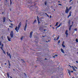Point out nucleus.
Instances as JSON below:
<instances>
[{"instance_id":"1","label":"nucleus","mask_w":78,"mask_h":78,"mask_svg":"<svg viewBox=\"0 0 78 78\" xmlns=\"http://www.w3.org/2000/svg\"><path fill=\"white\" fill-rule=\"evenodd\" d=\"M21 23L20 22L18 26V27L17 28V27H16V28H15V30H16V31L17 32H18V30H19V29L21 26Z\"/></svg>"},{"instance_id":"2","label":"nucleus","mask_w":78,"mask_h":78,"mask_svg":"<svg viewBox=\"0 0 78 78\" xmlns=\"http://www.w3.org/2000/svg\"><path fill=\"white\" fill-rule=\"evenodd\" d=\"M28 22V20H26V25H25V27H24V31H26V28L27 27V22Z\"/></svg>"},{"instance_id":"3","label":"nucleus","mask_w":78,"mask_h":78,"mask_svg":"<svg viewBox=\"0 0 78 78\" xmlns=\"http://www.w3.org/2000/svg\"><path fill=\"white\" fill-rule=\"evenodd\" d=\"M10 35L12 38L13 37L14 34H13V31H11Z\"/></svg>"},{"instance_id":"4","label":"nucleus","mask_w":78,"mask_h":78,"mask_svg":"<svg viewBox=\"0 0 78 78\" xmlns=\"http://www.w3.org/2000/svg\"><path fill=\"white\" fill-rule=\"evenodd\" d=\"M33 33V31H31L30 32V37L31 38L32 36V34Z\"/></svg>"},{"instance_id":"5","label":"nucleus","mask_w":78,"mask_h":78,"mask_svg":"<svg viewBox=\"0 0 78 78\" xmlns=\"http://www.w3.org/2000/svg\"><path fill=\"white\" fill-rule=\"evenodd\" d=\"M7 55H8V56H9V57H10V59H11V54H10V53H9H9H8V52H7Z\"/></svg>"},{"instance_id":"6","label":"nucleus","mask_w":78,"mask_h":78,"mask_svg":"<svg viewBox=\"0 0 78 78\" xmlns=\"http://www.w3.org/2000/svg\"><path fill=\"white\" fill-rule=\"evenodd\" d=\"M37 20L38 21V24H39L41 23V22H39V18L38 16H37Z\"/></svg>"},{"instance_id":"7","label":"nucleus","mask_w":78,"mask_h":78,"mask_svg":"<svg viewBox=\"0 0 78 78\" xmlns=\"http://www.w3.org/2000/svg\"><path fill=\"white\" fill-rule=\"evenodd\" d=\"M68 31L67 30H66V31L65 32V34L66 35V37H67L68 36Z\"/></svg>"},{"instance_id":"8","label":"nucleus","mask_w":78,"mask_h":78,"mask_svg":"<svg viewBox=\"0 0 78 78\" xmlns=\"http://www.w3.org/2000/svg\"><path fill=\"white\" fill-rule=\"evenodd\" d=\"M72 25H70L69 27V30H71V27H72L73 25V22H72Z\"/></svg>"},{"instance_id":"9","label":"nucleus","mask_w":78,"mask_h":78,"mask_svg":"<svg viewBox=\"0 0 78 78\" xmlns=\"http://www.w3.org/2000/svg\"><path fill=\"white\" fill-rule=\"evenodd\" d=\"M69 12V9H66L65 10V12L66 14H68Z\"/></svg>"},{"instance_id":"10","label":"nucleus","mask_w":78,"mask_h":78,"mask_svg":"<svg viewBox=\"0 0 78 78\" xmlns=\"http://www.w3.org/2000/svg\"><path fill=\"white\" fill-rule=\"evenodd\" d=\"M7 39H8V41H10L11 38H10L9 37V36H7Z\"/></svg>"},{"instance_id":"11","label":"nucleus","mask_w":78,"mask_h":78,"mask_svg":"<svg viewBox=\"0 0 78 78\" xmlns=\"http://www.w3.org/2000/svg\"><path fill=\"white\" fill-rule=\"evenodd\" d=\"M72 13V12L70 11L69 13V15L67 17L69 18L71 16V13Z\"/></svg>"},{"instance_id":"12","label":"nucleus","mask_w":78,"mask_h":78,"mask_svg":"<svg viewBox=\"0 0 78 78\" xmlns=\"http://www.w3.org/2000/svg\"><path fill=\"white\" fill-rule=\"evenodd\" d=\"M62 23H60L59 25L56 28V29H57V28H59L62 25Z\"/></svg>"},{"instance_id":"13","label":"nucleus","mask_w":78,"mask_h":78,"mask_svg":"<svg viewBox=\"0 0 78 78\" xmlns=\"http://www.w3.org/2000/svg\"><path fill=\"white\" fill-rule=\"evenodd\" d=\"M61 52H62L63 54L65 53L64 51L62 48L61 49Z\"/></svg>"},{"instance_id":"14","label":"nucleus","mask_w":78,"mask_h":78,"mask_svg":"<svg viewBox=\"0 0 78 78\" xmlns=\"http://www.w3.org/2000/svg\"><path fill=\"white\" fill-rule=\"evenodd\" d=\"M6 18L5 17H3V22L4 23H5V21Z\"/></svg>"},{"instance_id":"15","label":"nucleus","mask_w":78,"mask_h":78,"mask_svg":"<svg viewBox=\"0 0 78 78\" xmlns=\"http://www.w3.org/2000/svg\"><path fill=\"white\" fill-rule=\"evenodd\" d=\"M72 67L73 68V70L75 71V72H76V69H75V68H74V67H73V66H72Z\"/></svg>"},{"instance_id":"16","label":"nucleus","mask_w":78,"mask_h":78,"mask_svg":"<svg viewBox=\"0 0 78 78\" xmlns=\"http://www.w3.org/2000/svg\"><path fill=\"white\" fill-rule=\"evenodd\" d=\"M64 42L63 41V44H62V47H63V48H65L66 47H65V46L64 45Z\"/></svg>"},{"instance_id":"17","label":"nucleus","mask_w":78,"mask_h":78,"mask_svg":"<svg viewBox=\"0 0 78 78\" xmlns=\"http://www.w3.org/2000/svg\"><path fill=\"white\" fill-rule=\"evenodd\" d=\"M68 73L69 74V75L70 76H71V74H70V71L69 70L68 71Z\"/></svg>"},{"instance_id":"18","label":"nucleus","mask_w":78,"mask_h":78,"mask_svg":"<svg viewBox=\"0 0 78 78\" xmlns=\"http://www.w3.org/2000/svg\"><path fill=\"white\" fill-rule=\"evenodd\" d=\"M2 48V51H3V53H4V54L5 55L6 53H5V51H4V50L3 49H2V48Z\"/></svg>"},{"instance_id":"19","label":"nucleus","mask_w":78,"mask_h":78,"mask_svg":"<svg viewBox=\"0 0 78 78\" xmlns=\"http://www.w3.org/2000/svg\"><path fill=\"white\" fill-rule=\"evenodd\" d=\"M7 76L8 78H9V73H7Z\"/></svg>"},{"instance_id":"20","label":"nucleus","mask_w":78,"mask_h":78,"mask_svg":"<svg viewBox=\"0 0 78 78\" xmlns=\"http://www.w3.org/2000/svg\"><path fill=\"white\" fill-rule=\"evenodd\" d=\"M3 45H4L3 44H2V47L0 46V48L1 49V50H2V48H2V49H3Z\"/></svg>"},{"instance_id":"21","label":"nucleus","mask_w":78,"mask_h":78,"mask_svg":"<svg viewBox=\"0 0 78 78\" xmlns=\"http://www.w3.org/2000/svg\"><path fill=\"white\" fill-rule=\"evenodd\" d=\"M8 61L9 63V66H10V62H9V60H8Z\"/></svg>"},{"instance_id":"22","label":"nucleus","mask_w":78,"mask_h":78,"mask_svg":"<svg viewBox=\"0 0 78 78\" xmlns=\"http://www.w3.org/2000/svg\"><path fill=\"white\" fill-rule=\"evenodd\" d=\"M68 24L69 25H70V20H69L68 22Z\"/></svg>"},{"instance_id":"23","label":"nucleus","mask_w":78,"mask_h":78,"mask_svg":"<svg viewBox=\"0 0 78 78\" xmlns=\"http://www.w3.org/2000/svg\"><path fill=\"white\" fill-rule=\"evenodd\" d=\"M10 5H11L12 3V0H10Z\"/></svg>"},{"instance_id":"24","label":"nucleus","mask_w":78,"mask_h":78,"mask_svg":"<svg viewBox=\"0 0 78 78\" xmlns=\"http://www.w3.org/2000/svg\"><path fill=\"white\" fill-rule=\"evenodd\" d=\"M45 14L48 17H49V16L48 15V14L46 13H45Z\"/></svg>"},{"instance_id":"25","label":"nucleus","mask_w":78,"mask_h":78,"mask_svg":"<svg viewBox=\"0 0 78 78\" xmlns=\"http://www.w3.org/2000/svg\"><path fill=\"white\" fill-rule=\"evenodd\" d=\"M36 21H37L36 20H34V22L33 23L34 24V23H36Z\"/></svg>"},{"instance_id":"26","label":"nucleus","mask_w":78,"mask_h":78,"mask_svg":"<svg viewBox=\"0 0 78 78\" xmlns=\"http://www.w3.org/2000/svg\"><path fill=\"white\" fill-rule=\"evenodd\" d=\"M58 22H57L56 24V25H55V26H58Z\"/></svg>"},{"instance_id":"27","label":"nucleus","mask_w":78,"mask_h":78,"mask_svg":"<svg viewBox=\"0 0 78 78\" xmlns=\"http://www.w3.org/2000/svg\"><path fill=\"white\" fill-rule=\"evenodd\" d=\"M72 9V6H70L69 7V10Z\"/></svg>"},{"instance_id":"28","label":"nucleus","mask_w":78,"mask_h":78,"mask_svg":"<svg viewBox=\"0 0 78 78\" xmlns=\"http://www.w3.org/2000/svg\"><path fill=\"white\" fill-rule=\"evenodd\" d=\"M76 42H78V40L77 38H76Z\"/></svg>"},{"instance_id":"29","label":"nucleus","mask_w":78,"mask_h":78,"mask_svg":"<svg viewBox=\"0 0 78 78\" xmlns=\"http://www.w3.org/2000/svg\"><path fill=\"white\" fill-rule=\"evenodd\" d=\"M35 8H37V10L38 9V8L37 6H36L35 7Z\"/></svg>"},{"instance_id":"30","label":"nucleus","mask_w":78,"mask_h":78,"mask_svg":"<svg viewBox=\"0 0 78 78\" xmlns=\"http://www.w3.org/2000/svg\"><path fill=\"white\" fill-rule=\"evenodd\" d=\"M59 37H57V39H56V40L57 41H58V39H59Z\"/></svg>"},{"instance_id":"31","label":"nucleus","mask_w":78,"mask_h":78,"mask_svg":"<svg viewBox=\"0 0 78 78\" xmlns=\"http://www.w3.org/2000/svg\"><path fill=\"white\" fill-rule=\"evenodd\" d=\"M44 4H45V5H47V2H45Z\"/></svg>"},{"instance_id":"32","label":"nucleus","mask_w":78,"mask_h":78,"mask_svg":"<svg viewBox=\"0 0 78 78\" xmlns=\"http://www.w3.org/2000/svg\"><path fill=\"white\" fill-rule=\"evenodd\" d=\"M55 56L56 57H57L58 56V55L57 54H55Z\"/></svg>"},{"instance_id":"33","label":"nucleus","mask_w":78,"mask_h":78,"mask_svg":"<svg viewBox=\"0 0 78 78\" xmlns=\"http://www.w3.org/2000/svg\"><path fill=\"white\" fill-rule=\"evenodd\" d=\"M23 36H22V37H21V40H23Z\"/></svg>"},{"instance_id":"34","label":"nucleus","mask_w":78,"mask_h":78,"mask_svg":"<svg viewBox=\"0 0 78 78\" xmlns=\"http://www.w3.org/2000/svg\"><path fill=\"white\" fill-rule=\"evenodd\" d=\"M2 44V41L0 42V46H1Z\"/></svg>"},{"instance_id":"35","label":"nucleus","mask_w":78,"mask_h":78,"mask_svg":"<svg viewBox=\"0 0 78 78\" xmlns=\"http://www.w3.org/2000/svg\"><path fill=\"white\" fill-rule=\"evenodd\" d=\"M66 10H69L68 7H66Z\"/></svg>"},{"instance_id":"36","label":"nucleus","mask_w":78,"mask_h":78,"mask_svg":"<svg viewBox=\"0 0 78 78\" xmlns=\"http://www.w3.org/2000/svg\"><path fill=\"white\" fill-rule=\"evenodd\" d=\"M58 5H61V6H62V5L61 4H58Z\"/></svg>"},{"instance_id":"37","label":"nucleus","mask_w":78,"mask_h":78,"mask_svg":"<svg viewBox=\"0 0 78 78\" xmlns=\"http://www.w3.org/2000/svg\"><path fill=\"white\" fill-rule=\"evenodd\" d=\"M24 75H25V76H27V74L25 73H24Z\"/></svg>"},{"instance_id":"38","label":"nucleus","mask_w":78,"mask_h":78,"mask_svg":"<svg viewBox=\"0 0 78 78\" xmlns=\"http://www.w3.org/2000/svg\"><path fill=\"white\" fill-rule=\"evenodd\" d=\"M74 30H75V31H76L77 30V28H75V29H74Z\"/></svg>"},{"instance_id":"39","label":"nucleus","mask_w":78,"mask_h":78,"mask_svg":"<svg viewBox=\"0 0 78 78\" xmlns=\"http://www.w3.org/2000/svg\"><path fill=\"white\" fill-rule=\"evenodd\" d=\"M32 6H30V7H29V8H30V9L31 8H32Z\"/></svg>"},{"instance_id":"40","label":"nucleus","mask_w":78,"mask_h":78,"mask_svg":"<svg viewBox=\"0 0 78 78\" xmlns=\"http://www.w3.org/2000/svg\"><path fill=\"white\" fill-rule=\"evenodd\" d=\"M60 40H59L58 41V43H60Z\"/></svg>"},{"instance_id":"41","label":"nucleus","mask_w":78,"mask_h":78,"mask_svg":"<svg viewBox=\"0 0 78 78\" xmlns=\"http://www.w3.org/2000/svg\"><path fill=\"white\" fill-rule=\"evenodd\" d=\"M21 60L23 61V62H25V61H24V60H23L22 59Z\"/></svg>"},{"instance_id":"42","label":"nucleus","mask_w":78,"mask_h":78,"mask_svg":"<svg viewBox=\"0 0 78 78\" xmlns=\"http://www.w3.org/2000/svg\"><path fill=\"white\" fill-rule=\"evenodd\" d=\"M46 30H45V29H44V30H43V31H46Z\"/></svg>"},{"instance_id":"43","label":"nucleus","mask_w":78,"mask_h":78,"mask_svg":"<svg viewBox=\"0 0 78 78\" xmlns=\"http://www.w3.org/2000/svg\"><path fill=\"white\" fill-rule=\"evenodd\" d=\"M73 0H70L69 1V2H71V1H72Z\"/></svg>"},{"instance_id":"44","label":"nucleus","mask_w":78,"mask_h":78,"mask_svg":"<svg viewBox=\"0 0 78 78\" xmlns=\"http://www.w3.org/2000/svg\"><path fill=\"white\" fill-rule=\"evenodd\" d=\"M8 31H9V28H8Z\"/></svg>"},{"instance_id":"45","label":"nucleus","mask_w":78,"mask_h":78,"mask_svg":"<svg viewBox=\"0 0 78 78\" xmlns=\"http://www.w3.org/2000/svg\"><path fill=\"white\" fill-rule=\"evenodd\" d=\"M52 28L53 29V30H54L55 28H54V27H52Z\"/></svg>"},{"instance_id":"46","label":"nucleus","mask_w":78,"mask_h":78,"mask_svg":"<svg viewBox=\"0 0 78 78\" xmlns=\"http://www.w3.org/2000/svg\"><path fill=\"white\" fill-rule=\"evenodd\" d=\"M50 18H51V16H50Z\"/></svg>"},{"instance_id":"47","label":"nucleus","mask_w":78,"mask_h":78,"mask_svg":"<svg viewBox=\"0 0 78 78\" xmlns=\"http://www.w3.org/2000/svg\"><path fill=\"white\" fill-rule=\"evenodd\" d=\"M9 27H10V28H12V27L11 26H9Z\"/></svg>"},{"instance_id":"48","label":"nucleus","mask_w":78,"mask_h":78,"mask_svg":"<svg viewBox=\"0 0 78 78\" xmlns=\"http://www.w3.org/2000/svg\"><path fill=\"white\" fill-rule=\"evenodd\" d=\"M69 66L70 67H72V66L70 65H69Z\"/></svg>"},{"instance_id":"49","label":"nucleus","mask_w":78,"mask_h":78,"mask_svg":"<svg viewBox=\"0 0 78 78\" xmlns=\"http://www.w3.org/2000/svg\"><path fill=\"white\" fill-rule=\"evenodd\" d=\"M73 71H71V72L73 73Z\"/></svg>"},{"instance_id":"50","label":"nucleus","mask_w":78,"mask_h":78,"mask_svg":"<svg viewBox=\"0 0 78 78\" xmlns=\"http://www.w3.org/2000/svg\"><path fill=\"white\" fill-rule=\"evenodd\" d=\"M75 67L76 69H77V67Z\"/></svg>"},{"instance_id":"51","label":"nucleus","mask_w":78,"mask_h":78,"mask_svg":"<svg viewBox=\"0 0 78 78\" xmlns=\"http://www.w3.org/2000/svg\"><path fill=\"white\" fill-rule=\"evenodd\" d=\"M54 40L55 41L56 40V38H54Z\"/></svg>"},{"instance_id":"52","label":"nucleus","mask_w":78,"mask_h":78,"mask_svg":"<svg viewBox=\"0 0 78 78\" xmlns=\"http://www.w3.org/2000/svg\"><path fill=\"white\" fill-rule=\"evenodd\" d=\"M76 62L77 63H78V62L77 61H76Z\"/></svg>"},{"instance_id":"53","label":"nucleus","mask_w":78,"mask_h":78,"mask_svg":"<svg viewBox=\"0 0 78 78\" xmlns=\"http://www.w3.org/2000/svg\"><path fill=\"white\" fill-rule=\"evenodd\" d=\"M10 78H12L11 76H10Z\"/></svg>"},{"instance_id":"54","label":"nucleus","mask_w":78,"mask_h":78,"mask_svg":"<svg viewBox=\"0 0 78 78\" xmlns=\"http://www.w3.org/2000/svg\"><path fill=\"white\" fill-rule=\"evenodd\" d=\"M47 59L46 58H45V60H47Z\"/></svg>"},{"instance_id":"55","label":"nucleus","mask_w":78,"mask_h":78,"mask_svg":"<svg viewBox=\"0 0 78 78\" xmlns=\"http://www.w3.org/2000/svg\"><path fill=\"white\" fill-rule=\"evenodd\" d=\"M53 57L54 58H55V56H53Z\"/></svg>"},{"instance_id":"56","label":"nucleus","mask_w":78,"mask_h":78,"mask_svg":"<svg viewBox=\"0 0 78 78\" xmlns=\"http://www.w3.org/2000/svg\"><path fill=\"white\" fill-rule=\"evenodd\" d=\"M37 67V66H35V68H36Z\"/></svg>"},{"instance_id":"57","label":"nucleus","mask_w":78,"mask_h":78,"mask_svg":"<svg viewBox=\"0 0 78 78\" xmlns=\"http://www.w3.org/2000/svg\"><path fill=\"white\" fill-rule=\"evenodd\" d=\"M4 13V12H3L2 13V14H3Z\"/></svg>"},{"instance_id":"58","label":"nucleus","mask_w":78,"mask_h":78,"mask_svg":"<svg viewBox=\"0 0 78 78\" xmlns=\"http://www.w3.org/2000/svg\"><path fill=\"white\" fill-rule=\"evenodd\" d=\"M5 1H6V2H8V1L7 0H5Z\"/></svg>"},{"instance_id":"59","label":"nucleus","mask_w":78,"mask_h":78,"mask_svg":"<svg viewBox=\"0 0 78 78\" xmlns=\"http://www.w3.org/2000/svg\"><path fill=\"white\" fill-rule=\"evenodd\" d=\"M10 11H12V9H10Z\"/></svg>"},{"instance_id":"60","label":"nucleus","mask_w":78,"mask_h":78,"mask_svg":"<svg viewBox=\"0 0 78 78\" xmlns=\"http://www.w3.org/2000/svg\"><path fill=\"white\" fill-rule=\"evenodd\" d=\"M13 71H15V69H13Z\"/></svg>"},{"instance_id":"61","label":"nucleus","mask_w":78,"mask_h":78,"mask_svg":"<svg viewBox=\"0 0 78 78\" xmlns=\"http://www.w3.org/2000/svg\"><path fill=\"white\" fill-rule=\"evenodd\" d=\"M45 37V36H42V37Z\"/></svg>"},{"instance_id":"62","label":"nucleus","mask_w":78,"mask_h":78,"mask_svg":"<svg viewBox=\"0 0 78 78\" xmlns=\"http://www.w3.org/2000/svg\"><path fill=\"white\" fill-rule=\"evenodd\" d=\"M10 24H11V25H13V24H11V23Z\"/></svg>"},{"instance_id":"63","label":"nucleus","mask_w":78,"mask_h":78,"mask_svg":"<svg viewBox=\"0 0 78 78\" xmlns=\"http://www.w3.org/2000/svg\"><path fill=\"white\" fill-rule=\"evenodd\" d=\"M5 64L6 65V63H5Z\"/></svg>"},{"instance_id":"64","label":"nucleus","mask_w":78,"mask_h":78,"mask_svg":"<svg viewBox=\"0 0 78 78\" xmlns=\"http://www.w3.org/2000/svg\"><path fill=\"white\" fill-rule=\"evenodd\" d=\"M72 78H75V77H73Z\"/></svg>"}]
</instances>
